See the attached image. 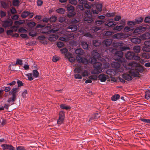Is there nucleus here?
Here are the masks:
<instances>
[{
	"label": "nucleus",
	"mask_w": 150,
	"mask_h": 150,
	"mask_svg": "<svg viewBox=\"0 0 150 150\" xmlns=\"http://www.w3.org/2000/svg\"><path fill=\"white\" fill-rule=\"evenodd\" d=\"M131 41L133 43L139 44L140 43L141 40L140 38L136 37L132 38L131 39Z\"/></svg>",
	"instance_id": "nucleus-19"
},
{
	"label": "nucleus",
	"mask_w": 150,
	"mask_h": 150,
	"mask_svg": "<svg viewBox=\"0 0 150 150\" xmlns=\"http://www.w3.org/2000/svg\"><path fill=\"white\" fill-rule=\"evenodd\" d=\"M60 51L61 52L62 54H65L67 52L68 50L66 48H64L63 49H60Z\"/></svg>",
	"instance_id": "nucleus-60"
},
{
	"label": "nucleus",
	"mask_w": 150,
	"mask_h": 150,
	"mask_svg": "<svg viewBox=\"0 0 150 150\" xmlns=\"http://www.w3.org/2000/svg\"><path fill=\"white\" fill-rule=\"evenodd\" d=\"M112 42V40L111 39H107L103 41L102 43L103 45H105L106 46H109Z\"/></svg>",
	"instance_id": "nucleus-22"
},
{
	"label": "nucleus",
	"mask_w": 150,
	"mask_h": 150,
	"mask_svg": "<svg viewBox=\"0 0 150 150\" xmlns=\"http://www.w3.org/2000/svg\"><path fill=\"white\" fill-rule=\"evenodd\" d=\"M24 23V21L22 20L19 21H16L14 22V24L16 26L19 25H20L23 24Z\"/></svg>",
	"instance_id": "nucleus-40"
},
{
	"label": "nucleus",
	"mask_w": 150,
	"mask_h": 150,
	"mask_svg": "<svg viewBox=\"0 0 150 150\" xmlns=\"http://www.w3.org/2000/svg\"><path fill=\"white\" fill-rule=\"evenodd\" d=\"M64 112L63 111H60L59 113V118L57 121L58 124L59 125L62 124L64 120Z\"/></svg>",
	"instance_id": "nucleus-11"
},
{
	"label": "nucleus",
	"mask_w": 150,
	"mask_h": 150,
	"mask_svg": "<svg viewBox=\"0 0 150 150\" xmlns=\"http://www.w3.org/2000/svg\"><path fill=\"white\" fill-rule=\"evenodd\" d=\"M130 35L124 34L121 33H117L112 36L113 39H116L119 40L125 39L130 36Z\"/></svg>",
	"instance_id": "nucleus-5"
},
{
	"label": "nucleus",
	"mask_w": 150,
	"mask_h": 150,
	"mask_svg": "<svg viewBox=\"0 0 150 150\" xmlns=\"http://www.w3.org/2000/svg\"><path fill=\"white\" fill-rule=\"evenodd\" d=\"M20 2L18 0H13V4L14 6H18L19 5Z\"/></svg>",
	"instance_id": "nucleus-48"
},
{
	"label": "nucleus",
	"mask_w": 150,
	"mask_h": 150,
	"mask_svg": "<svg viewBox=\"0 0 150 150\" xmlns=\"http://www.w3.org/2000/svg\"><path fill=\"white\" fill-rule=\"evenodd\" d=\"M16 97H13L12 96L11 98H9L8 100V103L12 102L13 103V102L15 101L16 100Z\"/></svg>",
	"instance_id": "nucleus-50"
},
{
	"label": "nucleus",
	"mask_w": 150,
	"mask_h": 150,
	"mask_svg": "<svg viewBox=\"0 0 150 150\" xmlns=\"http://www.w3.org/2000/svg\"><path fill=\"white\" fill-rule=\"evenodd\" d=\"M1 21L2 26L5 28L11 27L13 24V21L10 19Z\"/></svg>",
	"instance_id": "nucleus-7"
},
{
	"label": "nucleus",
	"mask_w": 150,
	"mask_h": 150,
	"mask_svg": "<svg viewBox=\"0 0 150 150\" xmlns=\"http://www.w3.org/2000/svg\"><path fill=\"white\" fill-rule=\"evenodd\" d=\"M142 58L146 59H149L150 58V54L148 53H143L142 54Z\"/></svg>",
	"instance_id": "nucleus-35"
},
{
	"label": "nucleus",
	"mask_w": 150,
	"mask_h": 150,
	"mask_svg": "<svg viewBox=\"0 0 150 150\" xmlns=\"http://www.w3.org/2000/svg\"><path fill=\"white\" fill-rule=\"evenodd\" d=\"M135 53L133 52L129 51L125 54V56L128 59H133Z\"/></svg>",
	"instance_id": "nucleus-17"
},
{
	"label": "nucleus",
	"mask_w": 150,
	"mask_h": 150,
	"mask_svg": "<svg viewBox=\"0 0 150 150\" xmlns=\"http://www.w3.org/2000/svg\"><path fill=\"white\" fill-rule=\"evenodd\" d=\"M146 28L142 26H139L136 28L134 30L133 33L136 34H139L144 32L146 30Z\"/></svg>",
	"instance_id": "nucleus-12"
},
{
	"label": "nucleus",
	"mask_w": 150,
	"mask_h": 150,
	"mask_svg": "<svg viewBox=\"0 0 150 150\" xmlns=\"http://www.w3.org/2000/svg\"><path fill=\"white\" fill-rule=\"evenodd\" d=\"M133 29L130 28L128 26H125L124 29V32L125 33L128 32L129 31L133 30Z\"/></svg>",
	"instance_id": "nucleus-41"
},
{
	"label": "nucleus",
	"mask_w": 150,
	"mask_h": 150,
	"mask_svg": "<svg viewBox=\"0 0 150 150\" xmlns=\"http://www.w3.org/2000/svg\"><path fill=\"white\" fill-rule=\"evenodd\" d=\"M75 53L76 54L83 55L84 53V51L81 49H78L75 51Z\"/></svg>",
	"instance_id": "nucleus-34"
},
{
	"label": "nucleus",
	"mask_w": 150,
	"mask_h": 150,
	"mask_svg": "<svg viewBox=\"0 0 150 150\" xmlns=\"http://www.w3.org/2000/svg\"><path fill=\"white\" fill-rule=\"evenodd\" d=\"M81 45L84 49H88V45L86 42H82L81 43Z\"/></svg>",
	"instance_id": "nucleus-42"
},
{
	"label": "nucleus",
	"mask_w": 150,
	"mask_h": 150,
	"mask_svg": "<svg viewBox=\"0 0 150 150\" xmlns=\"http://www.w3.org/2000/svg\"><path fill=\"white\" fill-rule=\"evenodd\" d=\"M93 57L97 58L99 60H100L101 61H103V60H105L103 59H100V54L97 52L96 50H93Z\"/></svg>",
	"instance_id": "nucleus-18"
},
{
	"label": "nucleus",
	"mask_w": 150,
	"mask_h": 150,
	"mask_svg": "<svg viewBox=\"0 0 150 150\" xmlns=\"http://www.w3.org/2000/svg\"><path fill=\"white\" fill-rule=\"evenodd\" d=\"M25 76H27V77L28 78V80L29 81L33 80L34 78L33 77V76L31 73H28L26 74Z\"/></svg>",
	"instance_id": "nucleus-36"
},
{
	"label": "nucleus",
	"mask_w": 150,
	"mask_h": 150,
	"mask_svg": "<svg viewBox=\"0 0 150 150\" xmlns=\"http://www.w3.org/2000/svg\"><path fill=\"white\" fill-rule=\"evenodd\" d=\"M86 15L88 17H86L84 18V21H87L88 23H90L91 22L93 21L91 18V14L90 11L88 10L86 12Z\"/></svg>",
	"instance_id": "nucleus-13"
},
{
	"label": "nucleus",
	"mask_w": 150,
	"mask_h": 150,
	"mask_svg": "<svg viewBox=\"0 0 150 150\" xmlns=\"http://www.w3.org/2000/svg\"><path fill=\"white\" fill-rule=\"evenodd\" d=\"M1 147L3 148V149L5 150H14L15 149L14 147L11 145L3 144L1 145Z\"/></svg>",
	"instance_id": "nucleus-21"
},
{
	"label": "nucleus",
	"mask_w": 150,
	"mask_h": 150,
	"mask_svg": "<svg viewBox=\"0 0 150 150\" xmlns=\"http://www.w3.org/2000/svg\"><path fill=\"white\" fill-rule=\"evenodd\" d=\"M51 28L50 26H46L41 30V33L47 35L51 32L55 33L59 30L58 29H55L54 28L51 29Z\"/></svg>",
	"instance_id": "nucleus-6"
},
{
	"label": "nucleus",
	"mask_w": 150,
	"mask_h": 150,
	"mask_svg": "<svg viewBox=\"0 0 150 150\" xmlns=\"http://www.w3.org/2000/svg\"><path fill=\"white\" fill-rule=\"evenodd\" d=\"M33 77L36 78L38 77L39 73L37 70H34L33 71Z\"/></svg>",
	"instance_id": "nucleus-37"
},
{
	"label": "nucleus",
	"mask_w": 150,
	"mask_h": 150,
	"mask_svg": "<svg viewBox=\"0 0 150 150\" xmlns=\"http://www.w3.org/2000/svg\"><path fill=\"white\" fill-rule=\"evenodd\" d=\"M124 43L122 41L119 42L115 44L114 46L116 47H121L120 50L122 51H124L126 50H130V48L128 46H122L124 45Z\"/></svg>",
	"instance_id": "nucleus-8"
},
{
	"label": "nucleus",
	"mask_w": 150,
	"mask_h": 150,
	"mask_svg": "<svg viewBox=\"0 0 150 150\" xmlns=\"http://www.w3.org/2000/svg\"><path fill=\"white\" fill-rule=\"evenodd\" d=\"M123 53L121 51H117L114 56V59L116 61L120 62L123 65V64L125 65H127L126 64L127 60L124 58L123 57Z\"/></svg>",
	"instance_id": "nucleus-4"
},
{
	"label": "nucleus",
	"mask_w": 150,
	"mask_h": 150,
	"mask_svg": "<svg viewBox=\"0 0 150 150\" xmlns=\"http://www.w3.org/2000/svg\"><path fill=\"white\" fill-rule=\"evenodd\" d=\"M49 20L51 22H54L57 20V17L55 16H52L50 18Z\"/></svg>",
	"instance_id": "nucleus-58"
},
{
	"label": "nucleus",
	"mask_w": 150,
	"mask_h": 150,
	"mask_svg": "<svg viewBox=\"0 0 150 150\" xmlns=\"http://www.w3.org/2000/svg\"><path fill=\"white\" fill-rule=\"evenodd\" d=\"M76 58L77 62L79 63H82L85 64L88 63V60L85 58L81 57L79 55H77Z\"/></svg>",
	"instance_id": "nucleus-10"
},
{
	"label": "nucleus",
	"mask_w": 150,
	"mask_h": 150,
	"mask_svg": "<svg viewBox=\"0 0 150 150\" xmlns=\"http://www.w3.org/2000/svg\"><path fill=\"white\" fill-rule=\"evenodd\" d=\"M60 107L62 109H64L66 110H70L71 107L69 106L66 105L64 104H62L59 105Z\"/></svg>",
	"instance_id": "nucleus-27"
},
{
	"label": "nucleus",
	"mask_w": 150,
	"mask_h": 150,
	"mask_svg": "<svg viewBox=\"0 0 150 150\" xmlns=\"http://www.w3.org/2000/svg\"><path fill=\"white\" fill-rule=\"evenodd\" d=\"M134 51L136 53H139L141 50V47L139 45H136L134 46L133 48Z\"/></svg>",
	"instance_id": "nucleus-26"
},
{
	"label": "nucleus",
	"mask_w": 150,
	"mask_h": 150,
	"mask_svg": "<svg viewBox=\"0 0 150 150\" xmlns=\"http://www.w3.org/2000/svg\"><path fill=\"white\" fill-rule=\"evenodd\" d=\"M97 76L96 75H93L91 76L88 77V78L93 81L96 80L97 79Z\"/></svg>",
	"instance_id": "nucleus-54"
},
{
	"label": "nucleus",
	"mask_w": 150,
	"mask_h": 150,
	"mask_svg": "<svg viewBox=\"0 0 150 150\" xmlns=\"http://www.w3.org/2000/svg\"><path fill=\"white\" fill-rule=\"evenodd\" d=\"M82 72L81 73V75L82 77H85L87 76H88L89 73L87 71H82Z\"/></svg>",
	"instance_id": "nucleus-49"
},
{
	"label": "nucleus",
	"mask_w": 150,
	"mask_h": 150,
	"mask_svg": "<svg viewBox=\"0 0 150 150\" xmlns=\"http://www.w3.org/2000/svg\"><path fill=\"white\" fill-rule=\"evenodd\" d=\"M96 58L93 57L89 59L90 63L93 64L94 69L91 73L93 74H98L101 72L103 69L102 67V64L100 62H97Z\"/></svg>",
	"instance_id": "nucleus-3"
},
{
	"label": "nucleus",
	"mask_w": 150,
	"mask_h": 150,
	"mask_svg": "<svg viewBox=\"0 0 150 150\" xmlns=\"http://www.w3.org/2000/svg\"><path fill=\"white\" fill-rule=\"evenodd\" d=\"M145 98L148 99L150 98V91L149 90H147L145 92Z\"/></svg>",
	"instance_id": "nucleus-43"
},
{
	"label": "nucleus",
	"mask_w": 150,
	"mask_h": 150,
	"mask_svg": "<svg viewBox=\"0 0 150 150\" xmlns=\"http://www.w3.org/2000/svg\"><path fill=\"white\" fill-rule=\"evenodd\" d=\"M127 25L130 26V27H132L136 24L135 21H128L127 23Z\"/></svg>",
	"instance_id": "nucleus-45"
},
{
	"label": "nucleus",
	"mask_w": 150,
	"mask_h": 150,
	"mask_svg": "<svg viewBox=\"0 0 150 150\" xmlns=\"http://www.w3.org/2000/svg\"><path fill=\"white\" fill-rule=\"evenodd\" d=\"M143 21V19L142 17H140L136 20L135 21L136 23L139 24L142 23Z\"/></svg>",
	"instance_id": "nucleus-53"
},
{
	"label": "nucleus",
	"mask_w": 150,
	"mask_h": 150,
	"mask_svg": "<svg viewBox=\"0 0 150 150\" xmlns=\"http://www.w3.org/2000/svg\"><path fill=\"white\" fill-rule=\"evenodd\" d=\"M67 9L69 12L67 14V16L69 17H73L76 14V13L74 12V9L73 6H68Z\"/></svg>",
	"instance_id": "nucleus-9"
},
{
	"label": "nucleus",
	"mask_w": 150,
	"mask_h": 150,
	"mask_svg": "<svg viewBox=\"0 0 150 150\" xmlns=\"http://www.w3.org/2000/svg\"><path fill=\"white\" fill-rule=\"evenodd\" d=\"M144 45L145 46L150 47V40L145 41L144 42Z\"/></svg>",
	"instance_id": "nucleus-64"
},
{
	"label": "nucleus",
	"mask_w": 150,
	"mask_h": 150,
	"mask_svg": "<svg viewBox=\"0 0 150 150\" xmlns=\"http://www.w3.org/2000/svg\"><path fill=\"white\" fill-rule=\"evenodd\" d=\"M96 7L97 11L93 10L92 11L93 14H98L99 11H100L102 10V4H97L96 5Z\"/></svg>",
	"instance_id": "nucleus-15"
},
{
	"label": "nucleus",
	"mask_w": 150,
	"mask_h": 150,
	"mask_svg": "<svg viewBox=\"0 0 150 150\" xmlns=\"http://www.w3.org/2000/svg\"><path fill=\"white\" fill-rule=\"evenodd\" d=\"M94 45L95 46H99L100 44V42H98L96 40H94L93 42Z\"/></svg>",
	"instance_id": "nucleus-52"
},
{
	"label": "nucleus",
	"mask_w": 150,
	"mask_h": 150,
	"mask_svg": "<svg viewBox=\"0 0 150 150\" xmlns=\"http://www.w3.org/2000/svg\"><path fill=\"white\" fill-rule=\"evenodd\" d=\"M113 32L110 31H107L105 34V35L109 37L110 36L114 34Z\"/></svg>",
	"instance_id": "nucleus-51"
},
{
	"label": "nucleus",
	"mask_w": 150,
	"mask_h": 150,
	"mask_svg": "<svg viewBox=\"0 0 150 150\" xmlns=\"http://www.w3.org/2000/svg\"><path fill=\"white\" fill-rule=\"evenodd\" d=\"M65 57L68 59L69 61L71 62H73L75 61V58L72 56V55L69 52L66 54Z\"/></svg>",
	"instance_id": "nucleus-14"
},
{
	"label": "nucleus",
	"mask_w": 150,
	"mask_h": 150,
	"mask_svg": "<svg viewBox=\"0 0 150 150\" xmlns=\"http://www.w3.org/2000/svg\"><path fill=\"white\" fill-rule=\"evenodd\" d=\"M19 91V88L18 87L15 88H13L9 92L12 95L13 97H16V93L18 92Z\"/></svg>",
	"instance_id": "nucleus-23"
},
{
	"label": "nucleus",
	"mask_w": 150,
	"mask_h": 150,
	"mask_svg": "<svg viewBox=\"0 0 150 150\" xmlns=\"http://www.w3.org/2000/svg\"><path fill=\"white\" fill-rule=\"evenodd\" d=\"M139 37L141 40H144L148 39L150 38V34L148 33H146L141 35Z\"/></svg>",
	"instance_id": "nucleus-20"
},
{
	"label": "nucleus",
	"mask_w": 150,
	"mask_h": 150,
	"mask_svg": "<svg viewBox=\"0 0 150 150\" xmlns=\"http://www.w3.org/2000/svg\"><path fill=\"white\" fill-rule=\"evenodd\" d=\"M13 30L10 29L7 30L6 34L8 35H12L13 34Z\"/></svg>",
	"instance_id": "nucleus-62"
},
{
	"label": "nucleus",
	"mask_w": 150,
	"mask_h": 150,
	"mask_svg": "<svg viewBox=\"0 0 150 150\" xmlns=\"http://www.w3.org/2000/svg\"><path fill=\"white\" fill-rule=\"evenodd\" d=\"M57 47L59 48L62 47L64 46L63 43L61 42H58L57 43Z\"/></svg>",
	"instance_id": "nucleus-59"
},
{
	"label": "nucleus",
	"mask_w": 150,
	"mask_h": 150,
	"mask_svg": "<svg viewBox=\"0 0 150 150\" xmlns=\"http://www.w3.org/2000/svg\"><path fill=\"white\" fill-rule=\"evenodd\" d=\"M147 46H145L142 47V50L143 51H145L146 52H150V48L149 47H148Z\"/></svg>",
	"instance_id": "nucleus-46"
},
{
	"label": "nucleus",
	"mask_w": 150,
	"mask_h": 150,
	"mask_svg": "<svg viewBox=\"0 0 150 150\" xmlns=\"http://www.w3.org/2000/svg\"><path fill=\"white\" fill-rule=\"evenodd\" d=\"M79 32L81 33L84 36L86 37L90 38H92V35L88 33H84V32L83 31L81 30H79Z\"/></svg>",
	"instance_id": "nucleus-28"
},
{
	"label": "nucleus",
	"mask_w": 150,
	"mask_h": 150,
	"mask_svg": "<svg viewBox=\"0 0 150 150\" xmlns=\"http://www.w3.org/2000/svg\"><path fill=\"white\" fill-rule=\"evenodd\" d=\"M58 38V36L56 34L51 35H50L48 40L51 41H55Z\"/></svg>",
	"instance_id": "nucleus-25"
},
{
	"label": "nucleus",
	"mask_w": 150,
	"mask_h": 150,
	"mask_svg": "<svg viewBox=\"0 0 150 150\" xmlns=\"http://www.w3.org/2000/svg\"><path fill=\"white\" fill-rule=\"evenodd\" d=\"M1 6L4 8L5 9L7 8L8 7V5L6 2H4V1H1Z\"/></svg>",
	"instance_id": "nucleus-56"
},
{
	"label": "nucleus",
	"mask_w": 150,
	"mask_h": 150,
	"mask_svg": "<svg viewBox=\"0 0 150 150\" xmlns=\"http://www.w3.org/2000/svg\"><path fill=\"white\" fill-rule=\"evenodd\" d=\"M123 66L125 69H129V73L134 77H139V73H142L144 70L143 66L134 61L129 62L127 65L123 64Z\"/></svg>",
	"instance_id": "nucleus-1"
},
{
	"label": "nucleus",
	"mask_w": 150,
	"mask_h": 150,
	"mask_svg": "<svg viewBox=\"0 0 150 150\" xmlns=\"http://www.w3.org/2000/svg\"><path fill=\"white\" fill-rule=\"evenodd\" d=\"M27 25L30 28H32L35 26V23L34 22H30Z\"/></svg>",
	"instance_id": "nucleus-55"
},
{
	"label": "nucleus",
	"mask_w": 150,
	"mask_h": 150,
	"mask_svg": "<svg viewBox=\"0 0 150 150\" xmlns=\"http://www.w3.org/2000/svg\"><path fill=\"white\" fill-rule=\"evenodd\" d=\"M70 3L72 4L75 5L77 3V1L76 0H69Z\"/></svg>",
	"instance_id": "nucleus-63"
},
{
	"label": "nucleus",
	"mask_w": 150,
	"mask_h": 150,
	"mask_svg": "<svg viewBox=\"0 0 150 150\" xmlns=\"http://www.w3.org/2000/svg\"><path fill=\"white\" fill-rule=\"evenodd\" d=\"M120 98V96L118 94H115L111 98V99L113 101H116Z\"/></svg>",
	"instance_id": "nucleus-38"
},
{
	"label": "nucleus",
	"mask_w": 150,
	"mask_h": 150,
	"mask_svg": "<svg viewBox=\"0 0 150 150\" xmlns=\"http://www.w3.org/2000/svg\"><path fill=\"white\" fill-rule=\"evenodd\" d=\"M122 77L123 78L127 81H130L132 79V76L127 74H123L122 75Z\"/></svg>",
	"instance_id": "nucleus-24"
},
{
	"label": "nucleus",
	"mask_w": 150,
	"mask_h": 150,
	"mask_svg": "<svg viewBox=\"0 0 150 150\" xmlns=\"http://www.w3.org/2000/svg\"><path fill=\"white\" fill-rule=\"evenodd\" d=\"M93 116H94V117H93V118H90L89 120H92L93 119H98L100 117V115H99V114H98V113H95L94 114Z\"/></svg>",
	"instance_id": "nucleus-57"
},
{
	"label": "nucleus",
	"mask_w": 150,
	"mask_h": 150,
	"mask_svg": "<svg viewBox=\"0 0 150 150\" xmlns=\"http://www.w3.org/2000/svg\"><path fill=\"white\" fill-rule=\"evenodd\" d=\"M30 14V12L28 11H25L21 14V17L23 18H25Z\"/></svg>",
	"instance_id": "nucleus-31"
},
{
	"label": "nucleus",
	"mask_w": 150,
	"mask_h": 150,
	"mask_svg": "<svg viewBox=\"0 0 150 150\" xmlns=\"http://www.w3.org/2000/svg\"><path fill=\"white\" fill-rule=\"evenodd\" d=\"M74 78L76 79H82V76L81 74L77 73L74 75Z\"/></svg>",
	"instance_id": "nucleus-47"
},
{
	"label": "nucleus",
	"mask_w": 150,
	"mask_h": 150,
	"mask_svg": "<svg viewBox=\"0 0 150 150\" xmlns=\"http://www.w3.org/2000/svg\"><path fill=\"white\" fill-rule=\"evenodd\" d=\"M83 67H76L74 69V72L75 73H80L81 72L83 71Z\"/></svg>",
	"instance_id": "nucleus-30"
},
{
	"label": "nucleus",
	"mask_w": 150,
	"mask_h": 150,
	"mask_svg": "<svg viewBox=\"0 0 150 150\" xmlns=\"http://www.w3.org/2000/svg\"><path fill=\"white\" fill-rule=\"evenodd\" d=\"M18 31L20 32L26 33L27 32V30L23 27H21L18 29Z\"/></svg>",
	"instance_id": "nucleus-61"
},
{
	"label": "nucleus",
	"mask_w": 150,
	"mask_h": 150,
	"mask_svg": "<svg viewBox=\"0 0 150 150\" xmlns=\"http://www.w3.org/2000/svg\"><path fill=\"white\" fill-rule=\"evenodd\" d=\"M111 66L115 69H109L106 71V73L111 76H114L118 72H122L124 71V69L120 67V64L117 62H114L111 64Z\"/></svg>",
	"instance_id": "nucleus-2"
},
{
	"label": "nucleus",
	"mask_w": 150,
	"mask_h": 150,
	"mask_svg": "<svg viewBox=\"0 0 150 150\" xmlns=\"http://www.w3.org/2000/svg\"><path fill=\"white\" fill-rule=\"evenodd\" d=\"M37 33L36 31H34V30H30L29 33V35L30 36L34 37L37 35Z\"/></svg>",
	"instance_id": "nucleus-33"
},
{
	"label": "nucleus",
	"mask_w": 150,
	"mask_h": 150,
	"mask_svg": "<svg viewBox=\"0 0 150 150\" xmlns=\"http://www.w3.org/2000/svg\"><path fill=\"white\" fill-rule=\"evenodd\" d=\"M67 29H71L72 31H75L77 29V27L76 25H71L67 28Z\"/></svg>",
	"instance_id": "nucleus-32"
},
{
	"label": "nucleus",
	"mask_w": 150,
	"mask_h": 150,
	"mask_svg": "<svg viewBox=\"0 0 150 150\" xmlns=\"http://www.w3.org/2000/svg\"><path fill=\"white\" fill-rule=\"evenodd\" d=\"M98 79L101 82H105L108 78V76L104 74H101L98 76Z\"/></svg>",
	"instance_id": "nucleus-16"
},
{
	"label": "nucleus",
	"mask_w": 150,
	"mask_h": 150,
	"mask_svg": "<svg viewBox=\"0 0 150 150\" xmlns=\"http://www.w3.org/2000/svg\"><path fill=\"white\" fill-rule=\"evenodd\" d=\"M56 11L58 13L63 14L65 12V10L63 8H60L57 9Z\"/></svg>",
	"instance_id": "nucleus-39"
},
{
	"label": "nucleus",
	"mask_w": 150,
	"mask_h": 150,
	"mask_svg": "<svg viewBox=\"0 0 150 150\" xmlns=\"http://www.w3.org/2000/svg\"><path fill=\"white\" fill-rule=\"evenodd\" d=\"M23 64V61L22 60L19 59H17L16 62V64L13 65L15 66L16 65H22Z\"/></svg>",
	"instance_id": "nucleus-44"
},
{
	"label": "nucleus",
	"mask_w": 150,
	"mask_h": 150,
	"mask_svg": "<svg viewBox=\"0 0 150 150\" xmlns=\"http://www.w3.org/2000/svg\"><path fill=\"white\" fill-rule=\"evenodd\" d=\"M123 28L124 26L122 25H117L113 28V30H114L120 31Z\"/></svg>",
	"instance_id": "nucleus-29"
}]
</instances>
